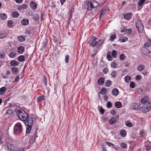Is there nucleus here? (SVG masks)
<instances>
[{
    "label": "nucleus",
    "instance_id": "f257e3e1",
    "mask_svg": "<svg viewBox=\"0 0 151 151\" xmlns=\"http://www.w3.org/2000/svg\"><path fill=\"white\" fill-rule=\"evenodd\" d=\"M17 114L19 118L22 121L26 127V133L29 134L32 129L33 125V120L32 118H29L28 115L22 109L18 110L17 111Z\"/></svg>",
    "mask_w": 151,
    "mask_h": 151
},
{
    "label": "nucleus",
    "instance_id": "f03ea898",
    "mask_svg": "<svg viewBox=\"0 0 151 151\" xmlns=\"http://www.w3.org/2000/svg\"><path fill=\"white\" fill-rule=\"evenodd\" d=\"M99 5V4L98 2L94 0H91L90 2L88 3V4L87 9L89 11L91 10L92 9H94V10H96Z\"/></svg>",
    "mask_w": 151,
    "mask_h": 151
},
{
    "label": "nucleus",
    "instance_id": "7ed1b4c3",
    "mask_svg": "<svg viewBox=\"0 0 151 151\" xmlns=\"http://www.w3.org/2000/svg\"><path fill=\"white\" fill-rule=\"evenodd\" d=\"M22 131V127L21 124H16L14 127V134L17 135Z\"/></svg>",
    "mask_w": 151,
    "mask_h": 151
},
{
    "label": "nucleus",
    "instance_id": "20e7f679",
    "mask_svg": "<svg viewBox=\"0 0 151 151\" xmlns=\"http://www.w3.org/2000/svg\"><path fill=\"white\" fill-rule=\"evenodd\" d=\"M151 109V103L148 102L144 104L142 107V111L143 113L148 112Z\"/></svg>",
    "mask_w": 151,
    "mask_h": 151
},
{
    "label": "nucleus",
    "instance_id": "39448f33",
    "mask_svg": "<svg viewBox=\"0 0 151 151\" xmlns=\"http://www.w3.org/2000/svg\"><path fill=\"white\" fill-rule=\"evenodd\" d=\"M136 26L139 32H142L144 29V27L140 20H137L136 22Z\"/></svg>",
    "mask_w": 151,
    "mask_h": 151
},
{
    "label": "nucleus",
    "instance_id": "423d86ee",
    "mask_svg": "<svg viewBox=\"0 0 151 151\" xmlns=\"http://www.w3.org/2000/svg\"><path fill=\"white\" fill-rule=\"evenodd\" d=\"M74 6L73 4H70L69 6V10L68 12V14L70 17L69 20H70L71 17H72L73 13L74 12Z\"/></svg>",
    "mask_w": 151,
    "mask_h": 151
},
{
    "label": "nucleus",
    "instance_id": "0eeeda50",
    "mask_svg": "<svg viewBox=\"0 0 151 151\" xmlns=\"http://www.w3.org/2000/svg\"><path fill=\"white\" fill-rule=\"evenodd\" d=\"M140 102L142 104H144L150 102L148 97L147 96L144 97L141 99Z\"/></svg>",
    "mask_w": 151,
    "mask_h": 151
},
{
    "label": "nucleus",
    "instance_id": "6e6552de",
    "mask_svg": "<svg viewBox=\"0 0 151 151\" xmlns=\"http://www.w3.org/2000/svg\"><path fill=\"white\" fill-rule=\"evenodd\" d=\"M8 149L9 151H14L15 148L11 143H8L7 145Z\"/></svg>",
    "mask_w": 151,
    "mask_h": 151
},
{
    "label": "nucleus",
    "instance_id": "1a4fd4ad",
    "mask_svg": "<svg viewBox=\"0 0 151 151\" xmlns=\"http://www.w3.org/2000/svg\"><path fill=\"white\" fill-rule=\"evenodd\" d=\"M21 23L22 25L24 26L27 25L29 23V21L28 19H23L21 22Z\"/></svg>",
    "mask_w": 151,
    "mask_h": 151
},
{
    "label": "nucleus",
    "instance_id": "9d476101",
    "mask_svg": "<svg viewBox=\"0 0 151 151\" xmlns=\"http://www.w3.org/2000/svg\"><path fill=\"white\" fill-rule=\"evenodd\" d=\"M132 15L131 13L127 14L124 15V17L125 19L129 20L132 18Z\"/></svg>",
    "mask_w": 151,
    "mask_h": 151
},
{
    "label": "nucleus",
    "instance_id": "9b49d317",
    "mask_svg": "<svg viewBox=\"0 0 151 151\" xmlns=\"http://www.w3.org/2000/svg\"><path fill=\"white\" fill-rule=\"evenodd\" d=\"M30 6L31 8L34 9H36L37 8L36 4L33 1H31L30 2Z\"/></svg>",
    "mask_w": 151,
    "mask_h": 151
},
{
    "label": "nucleus",
    "instance_id": "f8f14e48",
    "mask_svg": "<svg viewBox=\"0 0 151 151\" xmlns=\"http://www.w3.org/2000/svg\"><path fill=\"white\" fill-rule=\"evenodd\" d=\"M19 64V62L17 61L14 60H12L10 63V65L14 67L18 66Z\"/></svg>",
    "mask_w": 151,
    "mask_h": 151
},
{
    "label": "nucleus",
    "instance_id": "ddd939ff",
    "mask_svg": "<svg viewBox=\"0 0 151 151\" xmlns=\"http://www.w3.org/2000/svg\"><path fill=\"white\" fill-rule=\"evenodd\" d=\"M116 118L114 117L111 118L109 120V122L111 125H114L116 123Z\"/></svg>",
    "mask_w": 151,
    "mask_h": 151
},
{
    "label": "nucleus",
    "instance_id": "4468645a",
    "mask_svg": "<svg viewBox=\"0 0 151 151\" xmlns=\"http://www.w3.org/2000/svg\"><path fill=\"white\" fill-rule=\"evenodd\" d=\"M145 68V66L143 65H139L137 67V70L140 71H142Z\"/></svg>",
    "mask_w": 151,
    "mask_h": 151
},
{
    "label": "nucleus",
    "instance_id": "2eb2a0df",
    "mask_svg": "<svg viewBox=\"0 0 151 151\" xmlns=\"http://www.w3.org/2000/svg\"><path fill=\"white\" fill-rule=\"evenodd\" d=\"M119 92L118 90L116 88H115L112 90L111 93L113 95L116 96L118 95Z\"/></svg>",
    "mask_w": 151,
    "mask_h": 151
},
{
    "label": "nucleus",
    "instance_id": "dca6fc26",
    "mask_svg": "<svg viewBox=\"0 0 151 151\" xmlns=\"http://www.w3.org/2000/svg\"><path fill=\"white\" fill-rule=\"evenodd\" d=\"M24 48L22 46L19 47L17 49L18 52L19 54H22L24 51Z\"/></svg>",
    "mask_w": 151,
    "mask_h": 151
},
{
    "label": "nucleus",
    "instance_id": "f3484780",
    "mask_svg": "<svg viewBox=\"0 0 151 151\" xmlns=\"http://www.w3.org/2000/svg\"><path fill=\"white\" fill-rule=\"evenodd\" d=\"M104 41L103 40H99L98 42H97L96 44V47L98 48L101 46L104 42Z\"/></svg>",
    "mask_w": 151,
    "mask_h": 151
},
{
    "label": "nucleus",
    "instance_id": "a211bd4d",
    "mask_svg": "<svg viewBox=\"0 0 151 151\" xmlns=\"http://www.w3.org/2000/svg\"><path fill=\"white\" fill-rule=\"evenodd\" d=\"M139 107L138 104L137 103H134L132 104L131 108L133 109H136Z\"/></svg>",
    "mask_w": 151,
    "mask_h": 151
},
{
    "label": "nucleus",
    "instance_id": "6ab92c4d",
    "mask_svg": "<svg viewBox=\"0 0 151 151\" xmlns=\"http://www.w3.org/2000/svg\"><path fill=\"white\" fill-rule=\"evenodd\" d=\"M104 78L103 77L100 78L98 81V83L99 85H102L104 83Z\"/></svg>",
    "mask_w": 151,
    "mask_h": 151
},
{
    "label": "nucleus",
    "instance_id": "aec40b11",
    "mask_svg": "<svg viewBox=\"0 0 151 151\" xmlns=\"http://www.w3.org/2000/svg\"><path fill=\"white\" fill-rule=\"evenodd\" d=\"M146 47H147L144 46L142 49V52L144 55H146L147 53H148V52L149 51V50Z\"/></svg>",
    "mask_w": 151,
    "mask_h": 151
},
{
    "label": "nucleus",
    "instance_id": "412c9836",
    "mask_svg": "<svg viewBox=\"0 0 151 151\" xmlns=\"http://www.w3.org/2000/svg\"><path fill=\"white\" fill-rule=\"evenodd\" d=\"M6 91V88L5 87H3L0 88V94L2 95Z\"/></svg>",
    "mask_w": 151,
    "mask_h": 151
},
{
    "label": "nucleus",
    "instance_id": "4be33fe9",
    "mask_svg": "<svg viewBox=\"0 0 151 151\" xmlns=\"http://www.w3.org/2000/svg\"><path fill=\"white\" fill-rule=\"evenodd\" d=\"M0 16L1 19L3 20H6L7 17L6 14L5 13L1 14Z\"/></svg>",
    "mask_w": 151,
    "mask_h": 151
},
{
    "label": "nucleus",
    "instance_id": "5701e85b",
    "mask_svg": "<svg viewBox=\"0 0 151 151\" xmlns=\"http://www.w3.org/2000/svg\"><path fill=\"white\" fill-rule=\"evenodd\" d=\"M115 106L117 108H120L122 106V104L120 102H116L115 103Z\"/></svg>",
    "mask_w": 151,
    "mask_h": 151
},
{
    "label": "nucleus",
    "instance_id": "b1692460",
    "mask_svg": "<svg viewBox=\"0 0 151 151\" xmlns=\"http://www.w3.org/2000/svg\"><path fill=\"white\" fill-rule=\"evenodd\" d=\"M97 41L96 40H92L90 42V45L92 47L96 46Z\"/></svg>",
    "mask_w": 151,
    "mask_h": 151
},
{
    "label": "nucleus",
    "instance_id": "393cba45",
    "mask_svg": "<svg viewBox=\"0 0 151 151\" xmlns=\"http://www.w3.org/2000/svg\"><path fill=\"white\" fill-rule=\"evenodd\" d=\"M19 13L17 12H14L12 14V16L14 18H17L19 16Z\"/></svg>",
    "mask_w": 151,
    "mask_h": 151
},
{
    "label": "nucleus",
    "instance_id": "a878e982",
    "mask_svg": "<svg viewBox=\"0 0 151 151\" xmlns=\"http://www.w3.org/2000/svg\"><path fill=\"white\" fill-rule=\"evenodd\" d=\"M12 71L13 73L16 74L18 72V70L17 68L14 67L12 69Z\"/></svg>",
    "mask_w": 151,
    "mask_h": 151
},
{
    "label": "nucleus",
    "instance_id": "bb28decb",
    "mask_svg": "<svg viewBox=\"0 0 151 151\" xmlns=\"http://www.w3.org/2000/svg\"><path fill=\"white\" fill-rule=\"evenodd\" d=\"M151 46V40H149L147 43L144 45V46L146 47H148Z\"/></svg>",
    "mask_w": 151,
    "mask_h": 151
},
{
    "label": "nucleus",
    "instance_id": "cd10ccee",
    "mask_svg": "<svg viewBox=\"0 0 151 151\" xmlns=\"http://www.w3.org/2000/svg\"><path fill=\"white\" fill-rule=\"evenodd\" d=\"M25 59V58L23 55H21L19 56L18 58V60L20 62H22Z\"/></svg>",
    "mask_w": 151,
    "mask_h": 151
},
{
    "label": "nucleus",
    "instance_id": "c85d7f7f",
    "mask_svg": "<svg viewBox=\"0 0 151 151\" xmlns=\"http://www.w3.org/2000/svg\"><path fill=\"white\" fill-rule=\"evenodd\" d=\"M121 135L123 137H125L126 135V132L124 129H122L120 132Z\"/></svg>",
    "mask_w": 151,
    "mask_h": 151
},
{
    "label": "nucleus",
    "instance_id": "c756f323",
    "mask_svg": "<svg viewBox=\"0 0 151 151\" xmlns=\"http://www.w3.org/2000/svg\"><path fill=\"white\" fill-rule=\"evenodd\" d=\"M106 13V10L105 9H102L101 11L99 17H102V16L104 15Z\"/></svg>",
    "mask_w": 151,
    "mask_h": 151
},
{
    "label": "nucleus",
    "instance_id": "7c9ffc66",
    "mask_svg": "<svg viewBox=\"0 0 151 151\" xmlns=\"http://www.w3.org/2000/svg\"><path fill=\"white\" fill-rule=\"evenodd\" d=\"M125 125L127 127H131L133 126L132 123L128 121H127L125 122Z\"/></svg>",
    "mask_w": 151,
    "mask_h": 151
},
{
    "label": "nucleus",
    "instance_id": "2f4dec72",
    "mask_svg": "<svg viewBox=\"0 0 151 151\" xmlns=\"http://www.w3.org/2000/svg\"><path fill=\"white\" fill-rule=\"evenodd\" d=\"M13 22L12 20H9L8 21L7 25L9 27H13Z\"/></svg>",
    "mask_w": 151,
    "mask_h": 151
},
{
    "label": "nucleus",
    "instance_id": "473e14b6",
    "mask_svg": "<svg viewBox=\"0 0 151 151\" xmlns=\"http://www.w3.org/2000/svg\"><path fill=\"white\" fill-rule=\"evenodd\" d=\"M107 91L104 88H102L101 91V93L103 95H105L107 93Z\"/></svg>",
    "mask_w": 151,
    "mask_h": 151
},
{
    "label": "nucleus",
    "instance_id": "72a5a7b5",
    "mask_svg": "<svg viewBox=\"0 0 151 151\" xmlns=\"http://www.w3.org/2000/svg\"><path fill=\"white\" fill-rule=\"evenodd\" d=\"M7 36V34L6 33H1L0 34V39H3L6 37Z\"/></svg>",
    "mask_w": 151,
    "mask_h": 151
},
{
    "label": "nucleus",
    "instance_id": "f704fd0d",
    "mask_svg": "<svg viewBox=\"0 0 151 151\" xmlns=\"http://www.w3.org/2000/svg\"><path fill=\"white\" fill-rule=\"evenodd\" d=\"M32 137L31 136L29 137V139L30 140V142H32L35 139V134L32 135Z\"/></svg>",
    "mask_w": 151,
    "mask_h": 151
},
{
    "label": "nucleus",
    "instance_id": "c9c22d12",
    "mask_svg": "<svg viewBox=\"0 0 151 151\" xmlns=\"http://www.w3.org/2000/svg\"><path fill=\"white\" fill-rule=\"evenodd\" d=\"M111 83V81L108 80L105 83V86L107 87H109L110 86Z\"/></svg>",
    "mask_w": 151,
    "mask_h": 151
},
{
    "label": "nucleus",
    "instance_id": "e433bc0d",
    "mask_svg": "<svg viewBox=\"0 0 151 151\" xmlns=\"http://www.w3.org/2000/svg\"><path fill=\"white\" fill-rule=\"evenodd\" d=\"M146 0H139L138 3V5L139 6H141L144 4Z\"/></svg>",
    "mask_w": 151,
    "mask_h": 151
},
{
    "label": "nucleus",
    "instance_id": "4c0bfd02",
    "mask_svg": "<svg viewBox=\"0 0 151 151\" xmlns=\"http://www.w3.org/2000/svg\"><path fill=\"white\" fill-rule=\"evenodd\" d=\"M13 112V111L11 109H9L7 111L6 113V114L7 115H9L11 114Z\"/></svg>",
    "mask_w": 151,
    "mask_h": 151
},
{
    "label": "nucleus",
    "instance_id": "58836bf2",
    "mask_svg": "<svg viewBox=\"0 0 151 151\" xmlns=\"http://www.w3.org/2000/svg\"><path fill=\"white\" fill-rule=\"evenodd\" d=\"M124 79L125 81L126 82L128 83L131 80V78L129 76H127L125 77Z\"/></svg>",
    "mask_w": 151,
    "mask_h": 151
},
{
    "label": "nucleus",
    "instance_id": "ea45409f",
    "mask_svg": "<svg viewBox=\"0 0 151 151\" xmlns=\"http://www.w3.org/2000/svg\"><path fill=\"white\" fill-rule=\"evenodd\" d=\"M9 57L11 58L15 57L16 56V54L13 52H11L9 55Z\"/></svg>",
    "mask_w": 151,
    "mask_h": 151
},
{
    "label": "nucleus",
    "instance_id": "a19ab883",
    "mask_svg": "<svg viewBox=\"0 0 151 151\" xmlns=\"http://www.w3.org/2000/svg\"><path fill=\"white\" fill-rule=\"evenodd\" d=\"M106 106H107V108H111L112 106V104L111 103V102H110L109 101H108V102H107V103Z\"/></svg>",
    "mask_w": 151,
    "mask_h": 151
},
{
    "label": "nucleus",
    "instance_id": "79ce46f5",
    "mask_svg": "<svg viewBox=\"0 0 151 151\" xmlns=\"http://www.w3.org/2000/svg\"><path fill=\"white\" fill-rule=\"evenodd\" d=\"M116 37V35H113L110 36L109 40L111 41H113Z\"/></svg>",
    "mask_w": 151,
    "mask_h": 151
},
{
    "label": "nucleus",
    "instance_id": "37998d69",
    "mask_svg": "<svg viewBox=\"0 0 151 151\" xmlns=\"http://www.w3.org/2000/svg\"><path fill=\"white\" fill-rule=\"evenodd\" d=\"M130 87L131 88H134L135 87V84L133 81H131L130 83Z\"/></svg>",
    "mask_w": 151,
    "mask_h": 151
},
{
    "label": "nucleus",
    "instance_id": "c03bdc74",
    "mask_svg": "<svg viewBox=\"0 0 151 151\" xmlns=\"http://www.w3.org/2000/svg\"><path fill=\"white\" fill-rule=\"evenodd\" d=\"M120 146L121 148L125 149L127 147V145L125 143H122L120 145Z\"/></svg>",
    "mask_w": 151,
    "mask_h": 151
},
{
    "label": "nucleus",
    "instance_id": "a18cd8bd",
    "mask_svg": "<svg viewBox=\"0 0 151 151\" xmlns=\"http://www.w3.org/2000/svg\"><path fill=\"white\" fill-rule=\"evenodd\" d=\"M127 40L128 38L126 37H122L120 39V40H121V42H124L126 41Z\"/></svg>",
    "mask_w": 151,
    "mask_h": 151
},
{
    "label": "nucleus",
    "instance_id": "49530a36",
    "mask_svg": "<svg viewBox=\"0 0 151 151\" xmlns=\"http://www.w3.org/2000/svg\"><path fill=\"white\" fill-rule=\"evenodd\" d=\"M117 75V73L116 71H113L111 73V76L112 77L115 78Z\"/></svg>",
    "mask_w": 151,
    "mask_h": 151
},
{
    "label": "nucleus",
    "instance_id": "de8ad7c7",
    "mask_svg": "<svg viewBox=\"0 0 151 151\" xmlns=\"http://www.w3.org/2000/svg\"><path fill=\"white\" fill-rule=\"evenodd\" d=\"M39 17V15L37 14H36L34 15L33 19L35 20H37Z\"/></svg>",
    "mask_w": 151,
    "mask_h": 151
},
{
    "label": "nucleus",
    "instance_id": "09e8293b",
    "mask_svg": "<svg viewBox=\"0 0 151 151\" xmlns=\"http://www.w3.org/2000/svg\"><path fill=\"white\" fill-rule=\"evenodd\" d=\"M125 58V56L124 54H122L119 56V58L120 60H123Z\"/></svg>",
    "mask_w": 151,
    "mask_h": 151
},
{
    "label": "nucleus",
    "instance_id": "8fccbe9b",
    "mask_svg": "<svg viewBox=\"0 0 151 151\" xmlns=\"http://www.w3.org/2000/svg\"><path fill=\"white\" fill-rule=\"evenodd\" d=\"M14 151H24V150L23 148H15Z\"/></svg>",
    "mask_w": 151,
    "mask_h": 151
},
{
    "label": "nucleus",
    "instance_id": "3c124183",
    "mask_svg": "<svg viewBox=\"0 0 151 151\" xmlns=\"http://www.w3.org/2000/svg\"><path fill=\"white\" fill-rule=\"evenodd\" d=\"M110 53H108L107 55V58L108 60H111L112 59V57H111V55H110Z\"/></svg>",
    "mask_w": 151,
    "mask_h": 151
},
{
    "label": "nucleus",
    "instance_id": "603ef678",
    "mask_svg": "<svg viewBox=\"0 0 151 151\" xmlns=\"http://www.w3.org/2000/svg\"><path fill=\"white\" fill-rule=\"evenodd\" d=\"M116 52L115 50H113L112 52V55L114 58H116Z\"/></svg>",
    "mask_w": 151,
    "mask_h": 151
},
{
    "label": "nucleus",
    "instance_id": "864d4df0",
    "mask_svg": "<svg viewBox=\"0 0 151 151\" xmlns=\"http://www.w3.org/2000/svg\"><path fill=\"white\" fill-rule=\"evenodd\" d=\"M69 56L68 55H67L65 57V62L67 63L68 62L69 60Z\"/></svg>",
    "mask_w": 151,
    "mask_h": 151
},
{
    "label": "nucleus",
    "instance_id": "5fc2aeb1",
    "mask_svg": "<svg viewBox=\"0 0 151 151\" xmlns=\"http://www.w3.org/2000/svg\"><path fill=\"white\" fill-rule=\"evenodd\" d=\"M44 97L43 96H40L38 97L37 99V102H39L41 101L43 98Z\"/></svg>",
    "mask_w": 151,
    "mask_h": 151
},
{
    "label": "nucleus",
    "instance_id": "6e6d98bb",
    "mask_svg": "<svg viewBox=\"0 0 151 151\" xmlns=\"http://www.w3.org/2000/svg\"><path fill=\"white\" fill-rule=\"evenodd\" d=\"M141 78V76L140 75H138L136 76L135 79L137 80H140Z\"/></svg>",
    "mask_w": 151,
    "mask_h": 151
},
{
    "label": "nucleus",
    "instance_id": "4d7b16f0",
    "mask_svg": "<svg viewBox=\"0 0 151 151\" xmlns=\"http://www.w3.org/2000/svg\"><path fill=\"white\" fill-rule=\"evenodd\" d=\"M108 72V69L107 68H104L103 71V72L104 74H106Z\"/></svg>",
    "mask_w": 151,
    "mask_h": 151
},
{
    "label": "nucleus",
    "instance_id": "13d9d810",
    "mask_svg": "<svg viewBox=\"0 0 151 151\" xmlns=\"http://www.w3.org/2000/svg\"><path fill=\"white\" fill-rule=\"evenodd\" d=\"M132 31V29H127V31H126V33L128 34H129Z\"/></svg>",
    "mask_w": 151,
    "mask_h": 151
},
{
    "label": "nucleus",
    "instance_id": "bf43d9fd",
    "mask_svg": "<svg viewBox=\"0 0 151 151\" xmlns=\"http://www.w3.org/2000/svg\"><path fill=\"white\" fill-rule=\"evenodd\" d=\"M116 64L115 63H113V62L111 64V66L112 67H113L114 68H115L116 67Z\"/></svg>",
    "mask_w": 151,
    "mask_h": 151
},
{
    "label": "nucleus",
    "instance_id": "052dcab7",
    "mask_svg": "<svg viewBox=\"0 0 151 151\" xmlns=\"http://www.w3.org/2000/svg\"><path fill=\"white\" fill-rule=\"evenodd\" d=\"M106 144L108 145L109 147L111 146V145L114 146V145L113 144L111 143L108 142H106Z\"/></svg>",
    "mask_w": 151,
    "mask_h": 151
},
{
    "label": "nucleus",
    "instance_id": "680f3d73",
    "mask_svg": "<svg viewBox=\"0 0 151 151\" xmlns=\"http://www.w3.org/2000/svg\"><path fill=\"white\" fill-rule=\"evenodd\" d=\"M146 55L150 58H151V51H149Z\"/></svg>",
    "mask_w": 151,
    "mask_h": 151
},
{
    "label": "nucleus",
    "instance_id": "e2e57ef3",
    "mask_svg": "<svg viewBox=\"0 0 151 151\" xmlns=\"http://www.w3.org/2000/svg\"><path fill=\"white\" fill-rule=\"evenodd\" d=\"M150 147L149 145H146L145 146V149L147 151H148L150 150Z\"/></svg>",
    "mask_w": 151,
    "mask_h": 151
},
{
    "label": "nucleus",
    "instance_id": "0e129e2a",
    "mask_svg": "<svg viewBox=\"0 0 151 151\" xmlns=\"http://www.w3.org/2000/svg\"><path fill=\"white\" fill-rule=\"evenodd\" d=\"M99 111L101 113V114H103L104 113V110L101 107L99 110Z\"/></svg>",
    "mask_w": 151,
    "mask_h": 151
},
{
    "label": "nucleus",
    "instance_id": "69168bd1",
    "mask_svg": "<svg viewBox=\"0 0 151 151\" xmlns=\"http://www.w3.org/2000/svg\"><path fill=\"white\" fill-rule=\"evenodd\" d=\"M111 113L113 115H115L116 114V111L114 110H112L111 111Z\"/></svg>",
    "mask_w": 151,
    "mask_h": 151
},
{
    "label": "nucleus",
    "instance_id": "338daca9",
    "mask_svg": "<svg viewBox=\"0 0 151 151\" xmlns=\"http://www.w3.org/2000/svg\"><path fill=\"white\" fill-rule=\"evenodd\" d=\"M126 31H127V29L125 27H124L122 29L121 32H126Z\"/></svg>",
    "mask_w": 151,
    "mask_h": 151
},
{
    "label": "nucleus",
    "instance_id": "774afa93",
    "mask_svg": "<svg viewBox=\"0 0 151 151\" xmlns=\"http://www.w3.org/2000/svg\"><path fill=\"white\" fill-rule=\"evenodd\" d=\"M16 2L19 4L21 3L22 2V0H15Z\"/></svg>",
    "mask_w": 151,
    "mask_h": 151
}]
</instances>
